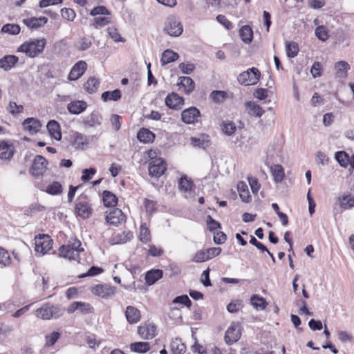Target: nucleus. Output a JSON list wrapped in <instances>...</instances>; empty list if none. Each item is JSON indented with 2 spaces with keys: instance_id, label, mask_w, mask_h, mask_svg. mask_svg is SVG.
Wrapping results in <instances>:
<instances>
[{
  "instance_id": "nucleus-1",
  "label": "nucleus",
  "mask_w": 354,
  "mask_h": 354,
  "mask_svg": "<svg viewBox=\"0 0 354 354\" xmlns=\"http://www.w3.org/2000/svg\"><path fill=\"white\" fill-rule=\"evenodd\" d=\"M46 41L44 38L37 39H32L23 43L17 51L24 53L30 57H35L44 51Z\"/></svg>"
},
{
  "instance_id": "nucleus-2",
  "label": "nucleus",
  "mask_w": 354,
  "mask_h": 354,
  "mask_svg": "<svg viewBox=\"0 0 354 354\" xmlns=\"http://www.w3.org/2000/svg\"><path fill=\"white\" fill-rule=\"evenodd\" d=\"M60 256L69 260L79 261L80 252L84 251L81 247L80 241L77 239H71L67 245H62L60 249Z\"/></svg>"
},
{
  "instance_id": "nucleus-3",
  "label": "nucleus",
  "mask_w": 354,
  "mask_h": 354,
  "mask_svg": "<svg viewBox=\"0 0 354 354\" xmlns=\"http://www.w3.org/2000/svg\"><path fill=\"white\" fill-rule=\"evenodd\" d=\"M149 157L151 158L149 165V173L151 176L160 177L166 170V163L160 158H156V152L151 150L148 152Z\"/></svg>"
},
{
  "instance_id": "nucleus-4",
  "label": "nucleus",
  "mask_w": 354,
  "mask_h": 354,
  "mask_svg": "<svg viewBox=\"0 0 354 354\" xmlns=\"http://www.w3.org/2000/svg\"><path fill=\"white\" fill-rule=\"evenodd\" d=\"M164 31L171 37H178L183 32V26L176 17L171 15L165 22Z\"/></svg>"
},
{
  "instance_id": "nucleus-5",
  "label": "nucleus",
  "mask_w": 354,
  "mask_h": 354,
  "mask_svg": "<svg viewBox=\"0 0 354 354\" xmlns=\"http://www.w3.org/2000/svg\"><path fill=\"white\" fill-rule=\"evenodd\" d=\"M63 314V311L58 306L46 304L35 311V315L42 319L58 318Z\"/></svg>"
},
{
  "instance_id": "nucleus-6",
  "label": "nucleus",
  "mask_w": 354,
  "mask_h": 354,
  "mask_svg": "<svg viewBox=\"0 0 354 354\" xmlns=\"http://www.w3.org/2000/svg\"><path fill=\"white\" fill-rule=\"evenodd\" d=\"M260 76V71L257 68L252 67L240 73L237 80L241 84L245 86L254 85L259 82Z\"/></svg>"
},
{
  "instance_id": "nucleus-7",
  "label": "nucleus",
  "mask_w": 354,
  "mask_h": 354,
  "mask_svg": "<svg viewBox=\"0 0 354 354\" xmlns=\"http://www.w3.org/2000/svg\"><path fill=\"white\" fill-rule=\"evenodd\" d=\"M35 252L40 255H44L52 249L53 241L46 234H39L35 238Z\"/></svg>"
},
{
  "instance_id": "nucleus-8",
  "label": "nucleus",
  "mask_w": 354,
  "mask_h": 354,
  "mask_svg": "<svg viewBox=\"0 0 354 354\" xmlns=\"http://www.w3.org/2000/svg\"><path fill=\"white\" fill-rule=\"evenodd\" d=\"M75 213L82 218H87L92 214V208L86 195H81L77 198L75 205Z\"/></svg>"
},
{
  "instance_id": "nucleus-9",
  "label": "nucleus",
  "mask_w": 354,
  "mask_h": 354,
  "mask_svg": "<svg viewBox=\"0 0 354 354\" xmlns=\"http://www.w3.org/2000/svg\"><path fill=\"white\" fill-rule=\"evenodd\" d=\"M69 142L76 149H84L88 146V140L82 133L71 131L69 135Z\"/></svg>"
},
{
  "instance_id": "nucleus-10",
  "label": "nucleus",
  "mask_w": 354,
  "mask_h": 354,
  "mask_svg": "<svg viewBox=\"0 0 354 354\" xmlns=\"http://www.w3.org/2000/svg\"><path fill=\"white\" fill-rule=\"evenodd\" d=\"M48 162L41 156H37L33 160L30 168V174L34 176H42L46 170Z\"/></svg>"
},
{
  "instance_id": "nucleus-11",
  "label": "nucleus",
  "mask_w": 354,
  "mask_h": 354,
  "mask_svg": "<svg viewBox=\"0 0 354 354\" xmlns=\"http://www.w3.org/2000/svg\"><path fill=\"white\" fill-rule=\"evenodd\" d=\"M116 288L108 284H97L91 289L93 294L102 298H108L115 293Z\"/></svg>"
},
{
  "instance_id": "nucleus-12",
  "label": "nucleus",
  "mask_w": 354,
  "mask_h": 354,
  "mask_svg": "<svg viewBox=\"0 0 354 354\" xmlns=\"http://www.w3.org/2000/svg\"><path fill=\"white\" fill-rule=\"evenodd\" d=\"M200 116V111L194 106L186 109L181 113L182 121L188 124H194Z\"/></svg>"
},
{
  "instance_id": "nucleus-13",
  "label": "nucleus",
  "mask_w": 354,
  "mask_h": 354,
  "mask_svg": "<svg viewBox=\"0 0 354 354\" xmlns=\"http://www.w3.org/2000/svg\"><path fill=\"white\" fill-rule=\"evenodd\" d=\"M106 220L110 225L117 226L125 222L126 216L120 209L115 208L106 214Z\"/></svg>"
},
{
  "instance_id": "nucleus-14",
  "label": "nucleus",
  "mask_w": 354,
  "mask_h": 354,
  "mask_svg": "<svg viewBox=\"0 0 354 354\" xmlns=\"http://www.w3.org/2000/svg\"><path fill=\"white\" fill-rule=\"evenodd\" d=\"M241 335L240 326L232 323L225 332V341L229 345L232 344L239 339Z\"/></svg>"
},
{
  "instance_id": "nucleus-15",
  "label": "nucleus",
  "mask_w": 354,
  "mask_h": 354,
  "mask_svg": "<svg viewBox=\"0 0 354 354\" xmlns=\"http://www.w3.org/2000/svg\"><path fill=\"white\" fill-rule=\"evenodd\" d=\"M87 68V64L84 61L77 62L71 68L69 75L68 80L75 81L78 80L84 73Z\"/></svg>"
},
{
  "instance_id": "nucleus-16",
  "label": "nucleus",
  "mask_w": 354,
  "mask_h": 354,
  "mask_svg": "<svg viewBox=\"0 0 354 354\" xmlns=\"http://www.w3.org/2000/svg\"><path fill=\"white\" fill-rule=\"evenodd\" d=\"M165 104L170 109L179 110L184 104V99L176 93H171L166 97Z\"/></svg>"
},
{
  "instance_id": "nucleus-17",
  "label": "nucleus",
  "mask_w": 354,
  "mask_h": 354,
  "mask_svg": "<svg viewBox=\"0 0 354 354\" xmlns=\"http://www.w3.org/2000/svg\"><path fill=\"white\" fill-rule=\"evenodd\" d=\"M138 333L145 339H151L156 334V327L153 324H145L138 326Z\"/></svg>"
},
{
  "instance_id": "nucleus-18",
  "label": "nucleus",
  "mask_w": 354,
  "mask_h": 354,
  "mask_svg": "<svg viewBox=\"0 0 354 354\" xmlns=\"http://www.w3.org/2000/svg\"><path fill=\"white\" fill-rule=\"evenodd\" d=\"M23 127L25 131H28L30 134H34L40 130L41 124L39 120L29 118L24 121Z\"/></svg>"
},
{
  "instance_id": "nucleus-19",
  "label": "nucleus",
  "mask_w": 354,
  "mask_h": 354,
  "mask_svg": "<svg viewBox=\"0 0 354 354\" xmlns=\"http://www.w3.org/2000/svg\"><path fill=\"white\" fill-rule=\"evenodd\" d=\"M125 316L130 324L138 323L141 318L140 310L136 307L131 306H129L126 308Z\"/></svg>"
},
{
  "instance_id": "nucleus-20",
  "label": "nucleus",
  "mask_w": 354,
  "mask_h": 354,
  "mask_svg": "<svg viewBox=\"0 0 354 354\" xmlns=\"http://www.w3.org/2000/svg\"><path fill=\"white\" fill-rule=\"evenodd\" d=\"M48 22L46 17H30L24 19L23 23L28 28L34 29L44 26Z\"/></svg>"
},
{
  "instance_id": "nucleus-21",
  "label": "nucleus",
  "mask_w": 354,
  "mask_h": 354,
  "mask_svg": "<svg viewBox=\"0 0 354 354\" xmlns=\"http://www.w3.org/2000/svg\"><path fill=\"white\" fill-rule=\"evenodd\" d=\"M133 238V233L130 231L122 232L115 234L111 239L109 242L112 244H123Z\"/></svg>"
},
{
  "instance_id": "nucleus-22",
  "label": "nucleus",
  "mask_w": 354,
  "mask_h": 354,
  "mask_svg": "<svg viewBox=\"0 0 354 354\" xmlns=\"http://www.w3.org/2000/svg\"><path fill=\"white\" fill-rule=\"evenodd\" d=\"M14 153V149L12 145L8 142L0 141V158L2 160H10Z\"/></svg>"
},
{
  "instance_id": "nucleus-23",
  "label": "nucleus",
  "mask_w": 354,
  "mask_h": 354,
  "mask_svg": "<svg viewBox=\"0 0 354 354\" xmlns=\"http://www.w3.org/2000/svg\"><path fill=\"white\" fill-rule=\"evenodd\" d=\"M178 86H179V88H183V91L186 94L192 93L195 87L193 80L191 77L185 76L179 77Z\"/></svg>"
},
{
  "instance_id": "nucleus-24",
  "label": "nucleus",
  "mask_w": 354,
  "mask_h": 354,
  "mask_svg": "<svg viewBox=\"0 0 354 354\" xmlns=\"http://www.w3.org/2000/svg\"><path fill=\"white\" fill-rule=\"evenodd\" d=\"M47 129L48 131V133L50 136L55 138L57 140H60L62 138V133L60 131V126L59 124L54 120H50L47 125H46Z\"/></svg>"
},
{
  "instance_id": "nucleus-25",
  "label": "nucleus",
  "mask_w": 354,
  "mask_h": 354,
  "mask_svg": "<svg viewBox=\"0 0 354 354\" xmlns=\"http://www.w3.org/2000/svg\"><path fill=\"white\" fill-rule=\"evenodd\" d=\"M191 143L194 147L206 149L210 145V140L207 135L201 134L197 137H192Z\"/></svg>"
},
{
  "instance_id": "nucleus-26",
  "label": "nucleus",
  "mask_w": 354,
  "mask_h": 354,
  "mask_svg": "<svg viewBox=\"0 0 354 354\" xmlns=\"http://www.w3.org/2000/svg\"><path fill=\"white\" fill-rule=\"evenodd\" d=\"M162 270L153 269L148 271L145 275L146 283L151 286L162 277Z\"/></svg>"
},
{
  "instance_id": "nucleus-27",
  "label": "nucleus",
  "mask_w": 354,
  "mask_h": 354,
  "mask_svg": "<svg viewBox=\"0 0 354 354\" xmlns=\"http://www.w3.org/2000/svg\"><path fill=\"white\" fill-rule=\"evenodd\" d=\"M87 104L85 102L77 100L70 102L68 104V110L71 113L80 114L86 109Z\"/></svg>"
},
{
  "instance_id": "nucleus-28",
  "label": "nucleus",
  "mask_w": 354,
  "mask_h": 354,
  "mask_svg": "<svg viewBox=\"0 0 354 354\" xmlns=\"http://www.w3.org/2000/svg\"><path fill=\"white\" fill-rule=\"evenodd\" d=\"M102 116L97 111H93L84 119L85 126L93 127L101 124Z\"/></svg>"
},
{
  "instance_id": "nucleus-29",
  "label": "nucleus",
  "mask_w": 354,
  "mask_h": 354,
  "mask_svg": "<svg viewBox=\"0 0 354 354\" xmlns=\"http://www.w3.org/2000/svg\"><path fill=\"white\" fill-rule=\"evenodd\" d=\"M19 60L15 55H6L0 59V68L5 71L10 70Z\"/></svg>"
},
{
  "instance_id": "nucleus-30",
  "label": "nucleus",
  "mask_w": 354,
  "mask_h": 354,
  "mask_svg": "<svg viewBox=\"0 0 354 354\" xmlns=\"http://www.w3.org/2000/svg\"><path fill=\"white\" fill-rule=\"evenodd\" d=\"M336 70V76L339 78H345L347 76V72L350 69V66L345 61H339L335 65Z\"/></svg>"
},
{
  "instance_id": "nucleus-31",
  "label": "nucleus",
  "mask_w": 354,
  "mask_h": 354,
  "mask_svg": "<svg viewBox=\"0 0 354 354\" xmlns=\"http://www.w3.org/2000/svg\"><path fill=\"white\" fill-rule=\"evenodd\" d=\"M339 205L343 210L348 209L354 207V198L348 194L338 197Z\"/></svg>"
},
{
  "instance_id": "nucleus-32",
  "label": "nucleus",
  "mask_w": 354,
  "mask_h": 354,
  "mask_svg": "<svg viewBox=\"0 0 354 354\" xmlns=\"http://www.w3.org/2000/svg\"><path fill=\"white\" fill-rule=\"evenodd\" d=\"M137 138L142 142L149 143L153 141L155 135L149 129L142 128L138 131Z\"/></svg>"
},
{
  "instance_id": "nucleus-33",
  "label": "nucleus",
  "mask_w": 354,
  "mask_h": 354,
  "mask_svg": "<svg viewBox=\"0 0 354 354\" xmlns=\"http://www.w3.org/2000/svg\"><path fill=\"white\" fill-rule=\"evenodd\" d=\"M245 106L248 110V113L250 115H254L256 117L259 118L264 113V111L263 110L262 107H261L259 104H257L254 102H246Z\"/></svg>"
},
{
  "instance_id": "nucleus-34",
  "label": "nucleus",
  "mask_w": 354,
  "mask_h": 354,
  "mask_svg": "<svg viewBox=\"0 0 354 354\" xmlns=\"http://www.w3.org/2000/svg\"><path fill=\"white\" fill-rule=\"evenodd\" d=\"M170 348L172 354H183L186 351V346L180 338L173 339Z\"/></svg>"
},
{
  "instance_id": "nucleus-35",
  "label": "nucleus",
  "mask_w": 354,
  "mask_h": 354,
  "mask_svg": "<svg viewBox=\"0 0 354 354\" xmlns=\"http://www.w3.org/2000/svg\"><path fill=\"white\" fill-rule=\"evenodd\" d=\"M178 58V54L174 52L172 50L167 49L162 55L160 59L162 65L167 64L170 62L176 61Z\"/></svg>"
},
{
  "instance_id": "nucleus-36",
  "label": "nucleus",
  "mask_w": 354,
  "mask_h": 354,
  "mask_svg": "<svg viewBox=\"0 0 354 354\" xmlns=\"http://www.w3.org/2000/svg\"><path fill=\"white\" fill-rule=\"evenodd\" d=\"M239 196L243 202L248 203L250 199L248 185L243 182H239L237 185Z\"/></svg>"
},
{
  "instance_id": "nucleus-37",
  "label": "nucleus",
  "mask_w": 354,
  "mask_h": 354,
  "mask_svg": "<svg viewBox=\"0 0 354 354\" xmlns=\"http://www.w3.org/2000/svg\"><path fill=\"white\" fill-rule=\"evenodd\" d=\"M240 37L243 41L249 44L252 41L253 38V32L249 26H243L239 31Z\"/></svg>"
},
{
  "instance_id": "nucleus-38",
  "label": "nucleus",
  "mask_w": 354,
  "mask_h": 354,
  "mask_svg": "<svg viewBox=\"0 0 354 354\" xmlns=\"http://www.w3.org/2000/svg\"><path fill=\"white\" fill-rule=\"evenodd\" d=\"M103 201L105 206L114 207L117 205L118 198L109 191H104L102 194Z\"/></svg>"
},
{
  "instance_id": "nucleus-39",
  "label": "nucleus",
  "mask_w": 354,
  "mask_h": 354,
  "mask_svg": "<svg viewBox=\"0 0 354 354\" xmlns=\"http://www.w3.org/2000/svg\"><path fill=\"white\" fill-rule=\"evenodd\" d=\"M100 82L98 79L91 77L84 83V88L86 92L93 93L97 91Z\"/></svg>"
},
{
  "instance_id": "nucleus-40",
  "label": "nucleus",
  "mask_w": 354,
  "mask_h": 354,
  "mask_svg": "<svg viewBox=\"0 0 354 354\" xmlns=\"http://www.w3.org/2000/svg\"><path fill=\"white\" fill-rule=\"evenodd\" d=\"M251 304L257 310H264L267 306L266 299L257 295H254L250 298Z\"/></svg>"
},
{
  "instance_id": "nucleus-41",
  "label": "nucleus",
  "mask_w": 354,
  "mask_h": 354,
  "mask_svg": "<svg viewBox=\"0 0 354 354\" xmlns=\"http://www.w3.org/2000/svg\"><path fill=\"white\" fill-rule=\"evenodd\" d=\"M102 100L104 102L109 100L118 101L121 98V92L119 89L113 91H105L102 94Z\"/></svg>"
},
{
  "instance_id": "nucleus-42",
  "label": "nucleus",
  "mask_w": 354,
  "mask_h": 354,
  "mask_svg": "<svg viewBox=\"0 0 354 354\" xmlns=\"http://www.w3.org/2000/svg\"><path fill=\"white\" fill-rule=\"evenodd\" d=\"M130 348L132 351L145 353L150 349V345L148 342H139L131 344Z\"/></svg>"
},
{
  "instance_id": "nucleus-43",
  "label": "nucleus",
  "mask_w": 354,
  "mask_h": 354,
  "mask_svg": "<svg viewBox=\"0 0 354 354\" xmlns=\"http://www.w3.org/2000/svg\"><path fill=\"white\" fill-rule=\"evenodd\" d=\"M271 172L276 183L281 182L285 176L283 168L279 165L272 166L271 167Z\"/></svg>"
},
{
  "instance_id": "nucleus-44",
  "label": "nucleus",
  "mask_w": 354,
  "mask_h": 354,
  "mask_svg": "<svg viewBox=\"0 0 354 354\" xmlns=\"http://www.w3.org/2000/svg\"><path fill=\"white\" fill-rule=\"evenodd\" d=\"M221 129L224 134L227 136H232L234 133L236 127L233 122L225 120L221 124Z\"/></svg>"
},
{
  "instance_id": "nucleus-45",
  "label": "nucleus",
  "mask_w": 354,
  "mask_h": 354,
  "mask_svg": "<svg viewBox=\"0 0 354 354\" xmlns=\"http://www.w3.org/2000/svg\"><path fill=\"white\" fill-rule=\"evenodd\" d=\"M227 94L223 91H213L209 98L215 103H223L227 98Z\"/></svg>"
},
{
  "instance_id": "nucleus-46",
  "label": "nucleus",
  "mask_w": 354,
  "mask_h": 354,
  "mask_svg": "<svg viewBox=\"0 0 354 354\" xmlns=\"http://www.w3.org/2000/svg\"><path fill=\"white\" fill-rule=\"evenodd\" d=\"M286 50L288 57H295L299 52L298 44L295 41H286Z\"/></svg>"
},
{
  "instance_id": "nucleus-47",
  "label": "nucleus",
  "mask_w": 354,
  "mask_h": 354,
  "mask_svg": "<svg viewBox=\"0 0 354 354\" xmlns=\"http://www.w3.org/2000/svg\"><path fill=\"white\" fill-rule=\"evenodd\" d=\"M46 192L50 195H58L62 193V186L60 183L53 181L46 187Z\"/></svg>"
},
{
  "instance_id": "nucleus-48",
  "label": "nucleus",
  "mask_w": 354,
  "mask_h": 354,
  "mask_svg": "<svg viewBox=\"0 0 354 354\" xmlns=\"http://www.w3.org/2000/svg\"><path fill=\"white\" fill-rule=\"evenodd\" d=\"M20 30L21 28L17 24H7L2 27L1 32L3 33L16 35L20 32Z\"/></svg>"
},
{
  "instance_id": "nucleus-49",
  "label": "nucleus",
  "mask_w": 354,
  "mask_h": 354,
  "mask_svg": "<svg viewBox=\"0 0 354 354\" xmlns=\"http://www.w3.org/2000/svg\"><path fill=\"white\" fill-rule=\"evenodd\" d=\"M139 238L142 243H147L151 241L150 231L146 223H143L140 225Z\"/></svg>"
},
{
  "instance_id": "nucleus-50",
  "label": "nucleus",
  "mask_w": 354,
  "mask_h": 354,
  "mask_svg": "<svg viewBox=\"0 0 354 354\" xmlns=\"http://www.w3.org/2000/svg\"><path fill=\"white\" fill-rule=\"evenodd\" d=\"M335 157L342 167H346L348 165L349 156L345 151L336 152Z\"/></svg>"
},
{
  "instance_id": "nucleus-51",
  "label": "nucleus",
  "mask_w": 354,
  "mask_h": 354,
  "mask_svg": "<svg viewBox=\"0 0 354 354\" xmlns=\"http://www.w3.org/2000/svg\"><path fill=\"white\" fill-rule=\"evenodd\" d=\"M193 183L191 180H188L187 177H182L179 180L178 187L181 192H188L192 189Z\"/></svg>"
},
{
  "instance_id": "nucleus-52",
  "label": "nucleus",
  "mask_w": 354,
  "mask_h": 354,
  "mask_svg": "<svg viewBox=\"0 0 354 354\" xmlns=\"http://www.w3.org/2000/svg\"><path fill=\"white\" fill-rule=\"evenodd\" d=\"M111 22V17L109 15L95 17L93 20V26L95 28H100Z\"/></svg>"
},
{
  "instance_id": "nucleus-53",
  "label": "nucleus",
  "mask_w": 354,
  "mask_h": 354,
  "mask_svg": "<svg viewBox=\"0 0 354 354\" xmlns=\"http://www.w3.org/2000/svg\"><path fill=\"white\" fill-rule=\"evenodd\" d=\"M315 35L319 40L322 41H326L329 37L327 28L324 26H319L316 28Z\"/></svg>"
},
{
  "instance_id": "nucleus-54",
  "label": "nucleus",
  "mask_w": 354,
  "mask_h": 354,
  "mask_svg": "<svg viewBox=\"0 0 354 354\" xmlns=\"http://www.w3.org/2000/svg\"><path fill=\"white\" fill-rule=\"evenodd\" d=\"M144 207L146 212L151 214L156 211L157 203L153 200L145 198L144 201Z\"/></svg>"
},
{
  "instance_id": "nucleus-55",
  "label": "nucleus",
  "mask_w": 354,
  "mask_h": 354,
  "mask_svg": "<svg viewBox=\"0 0 354 354\" xmlns=\"http://www.w3.org/2000/svg\"><path fill=\"white\" fill-rule=\"evenodd\" d=\"M107 32H108V34L110 36V37L115 42H124V39H123L118 30L113 26H111V27H109L107 28Z\"/></svg>"
},
{
  "instance_id": "nucleus-56",
  "label": "nucleus",
  "mask_w": 354,
  "mask_h": 354,
  "mask_svg": "<svg viewBox=\"0 0 354 354\" xmlns=\"http://www.w3.org/2000/svg\"><path fill=\"white\" fill-rule=\"evenodd\" d=\"M205 250L197 251L193 256L192 261L195 263H202L208 261Z\"/></svg>"
},
{
  "instance_id": "nucleus-57",
  "label": "nucleus",
  "mask_w": 354,
  "mask_h": 354,
  "mask_svg": "<svg viewBox=\"0 0 354 354\" xmlns=\"http://www.w3.org/2000/svg\"><path fill=\"white\" fill-rule=\"evenodd\" d=\"M60 334L58 332H53L50 334L46 336L45 346L47 347L51 346L55 344L57 339L59 338Z\"/></svg>"
},
{
  "instance_id": "nucleus-58",
  "label": "nucleus",
  "mask_w": 354,
  "mask_h": 354,
  "mask_svg": "<svg viewBox=\"0 0 354 354\" xmlns=\"http://www.w3.org/2000/svg\"><path fill=\"white\" fill-rule=\"evenodd\" d=\"M11 263V259L7 250L0 247V264L7 266Z\"/></svg>"
},
{
  "instance_id": "nucleus-59",
  "label": "nucleus",
  "mask_w": 354,
  "mask_h": 354,
  "mask_svg": "<svg viewBox=\"0 0 354 354\" xmlns=\"http://www.w3.org/2000/svg\"><path fill=\"white\" fill-rule=\"evenodd\" d=\"M90 15L91 16H97L99 15H110V12L107 10V8L105 6H99L95 8H94L90 12Z\"/></svg>"
},
{
  "instance_id": "nucleus-60",
  "label": "nucleus",
  "mask_w": 354,
  "mask_h": 354,
  "mask_svg": "<svg viewBox=\"0 0 354 354\" xmlns=\"http://www.w3.org/2000/svg\"><path fill=\"white\" fill-rule=\"evenodd\" d=\"M62 17L68 21H73L76 15L75 11L71 8H62L61 10Z\"/></svg>"
},
{
  "instance_id": "nucleus-61",
  "label": "nucleus",
  "mask_w": 354,
  "mask_h": 354,
  "mask_svg": "<svg viewBox=\"0 0 354 354\" xmlns=\"http://www.w3.org/2000/svg\"><path fill=\"white\" fill-rule=\"evenodd\" d=\"M91 41L89 39L83 37L78 41L77 48L80 50H86L91 47Z\"/></svg>"
},
{
  "instance_id": "nucleus-62",
  "label": "nucleus",
  "mask_w": 354,
  "mask_h": 354,
  "mask_svg": "<svg viewBox=\"0 0 354 354\" xmlns=\"http://www.w3.org/2000/svg\"><path fill=\"white\" fill-rule=\"evenodd\" d=\"M315 158L317 163L319 165H326L328 162V158L327 155L321 151H318L315 153Z\"/></svg>"
},
{
  "instance_id": "nucleus-63",
  "label": "nucleus",
  "mask_w": 354,
  "mask_h": 354,
  "mask_svg": "<svg viewBox=\"0 0 354 354\" xmlns=\"http://www.w3.org/2000/svg\"><path fill=\"white\" fill-rule=\"evenodd\" d=\"M322 65L319 62H315L313 64L310 73L314 78L319 77L322 75Z\"/></svg>"
},
{
  "instance_id": "nucleus-64",
  "label": "nucleus",
  "mask_w": 354,
  "mask_h": 354,
  "mask_svg": "<svg viewBox=\"0 0 354 354\" xmlns=\"http://www.w3.org/2000/svg\"><path fill=\"white\" fill-rule=\"evenodd\" d=\"M24 106L17 105L15 102H10L9 104L8 111L12 115H16L23 111Z\"/></svg>"
}]
</instances>
